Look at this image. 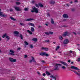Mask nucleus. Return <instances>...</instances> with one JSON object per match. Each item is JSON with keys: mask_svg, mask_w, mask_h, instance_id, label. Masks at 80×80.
Wrapping results in <instances>:
<instances>
[{"mask_svg": "<svg viewBox=\"0 0 80 80\" xmlns=\"http://www.w3.org/2000/svg\"><path fill=\"white\" fill-rule=\"evenodd\" d=\"M32 8L35 13H38V9L36 8L35 7L33 6Z\"/></svg>", "mask_w": 80, "mask_h": 80, "instance_id": "nucleus-1", "label": "nucleus"}, {"mask_svg": "<svg viewBox=\"0 0 80 80\" xmlns=\"http://www.w3.org/2000/svg\"><path fill=\"white\" fill-rule=\"evenodd\" d=\"M0 16H1V17H7V14H3V12L1 11H0Z\"/></svg>", "mask_w": 80, "mask_h": 80, "instance_id": "nucleus-2", "label": "nucleus"}, {"mask_svg": "<svg viewBox=\"0 0 80 80\" xmlns=\"http://www.w3.org/2000/svg\"><path fill=\"white\" fill-rule=\"evenodd\" d=\"M10 52L9 53V55H15V54H14V53H15V52L12 50H10L9 51Z\"/></svg>", "mask_w": 80, "mask_h": 80, "instance_id": "nucleus-3", "label": "nucleus"}, {"mask_svg": "<svg viewBox=\"0 0 80 80\" xmlns=\"http://www.w3.org/2000/svg\"><path fill=\"white\" fill-rule=\"evenodd\" d=\"M71 68L72 69H74V70H78V72H80V70H79V69L77 67H75L74 66H72L71 67Z\"/></svg>", "mask_w": 80, "mask_h": 80, "instance_id": "nucleus-4", "label": "nucleus"}, {"mask_svg": "<svg viewBox=\"0 0 80 80\" xmlns=\"http://www.w3.org/2000/svg\"><path fill=\"white\" fill-rule=\"evenodd\" d=\"M9 60L11 62H16V59H13L12 58H9Z\"/></svg>", "mask_w": 80, "mask_h": 80, "instance_id": "nucleus-5", "label": "nucleus"}, {"mask_svg": "<svg viewBox=\"0 0 80 80\" xmlns=\"http://www.w3.org/2000/svg\"><path fill=\"white\" fill-rule=\"evenodd\" d=\"M69 42V41L68 39H65L63 42V43L64 45H67V44Z\"/></svg>", "mask_w": 80, "mask_h": 80, "instance_id": "nucleus-6", "label": "nucleus"}, {"mask_svg": "<svg viewBox=\"0 0 80 80\" xmlns=\"http://www.w3.org/2000/svg\"><path fill=\"white\" fill-rule=\"evenodd\" d=\"M69 35V32H66L64 33L63 34L62 36L63 37H66V36H68Z\"/></svg>", "mask_w": 80, "mask_h": 80, "instance_id": "nucleus-7", "label": "nucleus"}, {"mask_svg": "<svg viewBox=\"0 0 80 80\" xmlns=\"http://www.w3.org/2000/svg\"><path fill=\"white\" fill-rule=\"evenodd\" d=\"M60 63H61L62 64V65H65L66 67H68V65L65 62L61 61L60 62Z\"/></svg>", "mask_w": 80, "mask_h": 80, "instance_id": "nucleus-8", "label": "nucleus"}, {"mask_svg": "<svg viewBox=\"0 0 80 80\" xmlns=\"http://www.w3.org/2000/svg\"><path fill=\"white\" fill-rule=\"evenodd\" d=\"M58 65H59V66H61L62 65L59 64H56L55 66V70H58Z\"/></svg>", "mask_w": 80, "mask_h": 80, "instance_id": "nucleus-9", "label": "nucleus"}, {"mask_svg": "<svg viewBox=\"0 0 80 80\" xmlns=\"http://www.w3.org/2000/svg\"><path fill=\"white\" fill-rule=\"evenodd\" d=\"M63 18H68V15L67 14H64L63 15Z\"/></svg>", "mask_w": 80, "mask_h": 80, "instance_id": "nucleus-10", "label": "nucleus"}, {"mask_svg": "<svg viewBox=\"0 0 80 80\" xmlns=\"http://www.w3.org/2000/svg\"><path fill=\"white\" fill-rule=\"evenodd\" d=\"M32 59L30 60L29 61V62L30 63H31V62H35V60L34 58H33V57H32Z\"/></svg>", "mask_w": 80, "mask_h": 80, "instance_id": "nucleus-11", "label": "nucleus"}, {"mask_svg": "<svg viewBox=\"0 0 80 80\" xmlns=\"http://www.w3.org/2000/svg\"><path fill=\"white\" fill-rule=\"evenodd\" d=\"M14 8L15 10H16L17 11H20V10H21V9H20V8L19 7H15Z\"/></svg>", "mask_w": 80, "mask_h": 80, "instance_id": "nucleus-12", "label": "nucleus"}, {"mask_svg": "<svg viewBox=\"0 0 80 80\" xmlns=\"http://www.w3.org/2000/svg\"><path fill=\"white\" fill-rule=\"evenodd\" d=\"M41 48L42 50H45L46 52L48 51V48L43 47H42Z\"/></svg>", "mask_w": 80, "mask_h": 80, "instance_id": "nucleus-13", "label": "nucleus"}, {"mask_svg": "<svg viewBox=\"0 0 80 80\" xmlns=\"http://www.w3.org/2000/svg\"><path fill=\"white\" fill-rule=\"evenodd\" d=\"M29 25H31V26H32V27H35V24L33 23H30L28 24Z\"/></svg>", "mask_w": 80, "mask_h": 80, "instance_id": "nucleus-14", "label": "nucleus"}, {"mask_svg": "<svg viewBox=\"0 0 80 80\" xmlns=\"http://www.w3.org/2000/svg\"><path fill=\"white\" fill-rule=\"evenodd\" d=\"M32 20H33V18H29L25 20V21H32Z\"/></svg>", "mask_w": 80, "mask_h": 80, "instance_id": "nucleus-15", "label": "nucleus"}, {"mask_svg": "<svg viewBox=\"0 0 80 80\" xmlns=\"http://www.w3.org/2000/svg\"><path fill=\"white\" fill-rule=\"evenodd\" d=\"M10 19H11V20H13V21L17 22V20L15 19L14 18L12 17H10Z\"/></svg>", "mask_w": 80, "mask_h": 80, "instance_id": "nucleus-16", "label": "nucleus"}, {"mask_svg": "<svg viewBox=\"0 0 80 80\" xmlns=\"http://www.w3.org/2000/svg\"><path fill=\"white\" fill-rule=\"evenodd\" d=\"M49 3L50 4H54L55 2L54 1L51 0L50 1Z\"/></svg>", "mask_w": 80, "mask_h": 80, "instance_id": "nucleus-17", "label": "nucleus"}, {"mask_svg": "<svg viewBox=\"0 0 80 80\" xmlns=\"http://www.w3.org/2000/svg\"><path fill=\"white\" fill-rule=\"evenodd\" d=\"M59 38V40H63V37L62 36H59L58 37Z\"/></svg>", "mask_w": 80, "mask_h": 80, "instance_id": "nucleus-18", "label": "nucleus"}, {"mask_svg": "<svg viewBox=\"0 0 80 80\" xmlns=\"http://www.w3.org/2000/svg\"><path fill=\"white\" fill-rule=\"evenodd\" d=\"M72 72H74L75 74H76V75H78V76H80V74L78 73V72L76 71H73Z\"/></svg>", "mask_w": 80, "mask_h": 80, "instance_id": "nucleus-19", "label": "nucleus"}, {"mask_svg": "<svg viewBox=\"0 0 80 80\" xmlns=\"http://www.w3.org/2000/svg\"><path fill=\"white\" fill-rule=\"evenodd\" d=\"M31 30L32 32H35V29H34V28L33 27H31Z\"/></svg>", "mask_w": 80, "mask_h": 80, "instance_id": "nucleus-20", "label": "nucleus"}, {"mask_svg": "<svg viewBox=\"0 0 80 80\" xmlns=\"http://www.w3.org/2000/svg\"><path fill=\"white\" fill-rule=\"evenodd\" d=\"M6 38L7 39V40L8 41V40H10V37H9V36L7 35L6 36Z\"/></svg>", "mask_w": 80, "mask_h": 80, "instance_id": "nucleus-21", "label": "nucleus"}, {"mask_svg": "<svg viewBox=\"0 0 80 80\" xmlns=\"http://www.w3.org/2000/svg\"><path fill=\"white\" fill-rule=\"evenodd\" d=\"M32 40L34 42H37L38 39L37 38H34L32 39Z\"/></svg>", "mask_w": 80, "mask_h": 80, "instance_id": "nucleus-22", "label": "nucleus"}, {"mask_svg": "<svg viewBox=\"0 0 80 80\" xmlns=\"http://www.w3.org/2000/svg\"><path fill=\"white\" fill-rule=\"evenodd\" d=\"M45 54V52H41L40 53V55H44Z\"/></svg>", "mask_w": 80, "mask_h": 80, "instance_id": "nucleus-23", "label": "nucleus"}, {"mask_svg": "<svg viewBox=\"0 0 80 80\" xmlns=\"http://www.w3.org/2000/svg\"><path fill=\"white\" fill-rule=\"evenodd\" d=\"M50 77L51 78H54L55 79V80H56V78H55V77L53 76H50Z\"/></svg>", "mask_w": 80, "mask_h": 80, "instance_id": "nucleus-24", "label": "nucleus"}, {"mask_svg": "<svg viewBox=\"0 0 80 80\" xmlns=\"http://www.w3.org/2000/svg\"><path fill=\"white\" fill-rule=\"evenodd\" d=\"M14 34L15 35H18V32L17 31H15L14 32Z\"/></svg>", "mask_w": 80, "mask_h": 80, "instance_id": "nucleus-25", "label": "nucleus"}, {"mask_svg": "<svg viewBox=\"0 0 80 80\" xmlns=\"http://www.w3.org/2000/svg\"><path fill=\"white\" fill-rule=\"evenodd\" d=\"M28 32V33H29V34H30V35H32V32H31V31H29V30H28L27 31Z\"/></svg>", "mask_w": 80, "mask_h": 80, "instance_id": "nucleus-26", "label": "nucleus"}, {"mask_svg": "<svg viewBox=\"0 0 80 80\" xmlns=\"http://www.w3.org/2000/svg\"><path fill=\"white\" fill-rule=\"evenodd\" d=\"M7 33H5L2 36V38H4V37H6V36H7Z\"/></svg>", "mask_w": 80, "mask_h": 80, "instance_id": "nucleus-27", "label": "nucleus"}, {"mask_svg": "<svg viewBox=\"0 0 80 80\" xmlns=\"http://www.w3.org/2000/svg\"><path fill=\"white\" fill-rule=\"evenodd\" d=\"M24 43L26 45H28V43L26 41H25Z\"/></svg>", "mask_w": 80, "mask_h": 80, "instance_id": "nucleus-28", "label": "nucleus"}, {"mask_svg": "<svg viewBox=\"0 0 80 80\" xmlns=\"http://www.w3.org/2000/svg\"><path fill=\"white\" fill-rule=\"evenodd\" d=\"M27 57H28V56H27V55H24L23 58H27Z\"/></svg>", "mask_w": 80, "mask_h": 80, "instance_id": "nucleus-29", "label": "nucleus"}, {"mask_svg": "<svg viewBox=\"0 0 80 80\" xmlns=\"http://www.w3.org/2000/svg\"><path fill=\"white\" fill-rule=\"evenodd\" d=\"M46 73L47 75H50V73L47 71L46 72Z\"/></svg>", "mask_w": 80, "mask_h": 80, "instance_id": "nucleus-30", "label": "nucleus"}, {"mask_svg": "<svg viewBox=\"0 0 80 80\" xmlns=\"http://www.w3.org/2000/svg\"><path fill=\"white\" fill-rule=\"evenodd\" d=\"M51 23H52V24H54V21H53V19H51Z\"/></svg>", "mask_w": 80, "mask_h": 80, "instance_id": "nucleus-31", "label": "nucleus"}, {"mask_svg": "<svg viewBox=\"0 0 80 80\" xmlns=\"http://www.w3.org/2000/svg\"><path fill=\"white\" fill-rule=\"evenodd\" d=\"M16 5H20V4H21L20 2H16Z\"/></svg>", "mask_w": 80, "mask_h": 80, "instance_id": "nucleus-32", "label": "nucleus"}, {"mask_svg": "<svg viewBox=\"0 0 80 80\" xmlns=\"http://www.w3.org/2000/svg\"><path fill=\"white\" fill-rule=\"evenodd\" d=\"M39 5L40 7H43V4H39Z\"/></svg>", "mask_w": 80, "mask_h": 80, "instance_id": "nucleus-33", "label": "nucleus"}, {"mask_svg": "<svg viewBox=\"0 0 80 80\" xmlns=\"http://www.w3.org/2000/svg\"><path fill=\"white\" fill-rule=\"evenodd\" d=\"M53 32H49V34H50L51 35H52V34H53Z\"/></svg>", "mask_w": 80, "mask_h": 80, "instance_id": "nucleus-34", "label": "nucleus"}, {"mask_svg": "<svg viewBox=\"0 0 80 80\" xmlns=\"http://www.w3.org/2000/svg\"><path fill=\"white\" fill-rule=\"evenodd\" d=\"M24 10L25 11H28V8H24Z\"/></svg>", "mask_w": 80, "mask_h": 80, "instance_id": "nucleus-35", "label": "nucleus"}, {"mask_svg": "<svg viewBox=\"0 0 80 80\" xmlns=\"http://www.w3.org/2000/svg\"><path fill=\"white\" fill-rule=\"evenodd\" d=\"M62 69H65L66 68V67H65L64 66H62Z\"/></svg>", "mask_w": 80, "mask_h": 80, "instance_id": "nucleus-36", "label": "nucleus"}, {"mask_svg": "<svg viewBox=\"0 0 80 80\" xmlns=\"http://www.w3.org/2000/svg\"><path fill=\"white\" fill-rule=\"evenodd\" d=\"M60 48V47L59 46H57L56 47V50H58Z\"/></svg>", "mask_w": 80, "mask_h": 80, "instance_id": "nucleus-37", "label": "nucleus"}, {"mask_svg": "<svg viewBox=\"0 0 80 80\" xmlns=\"http://www.w3.org/2000/svg\"><path fill=\"white\" fill-rule=\"evenodd\" d=\"M20 25H21L22 26H24V25H25V24H24L22 23H20Z\"/></svg>", "mask_w": 80, "mask_h": 80, "instance_id": "nucleus-38", "label": "nucleus"}, {"mask_svg": "<svg viewBox=\"0 0 80 80\" xmlns=\"http://www.w3.org/2000/svg\"><path fill=\"white\" fill-rule=\"evenodd\" d=\"M44 55H45V56H46V57H48V54H47L46 53V52H45V54Z\"/></svg>", "mask_w": 80, "mask_h": 80, "instance_id": "nucleus-39", "label": "nucleus"}, {"mask_svg": "<svg viewBox=\"0 0 80 80\" xmlns=\"http://www.w3.org/2000/svg\"><path fill=\"white\" fill-rule=\"evenodd\" d=\"M35 5L36 6V7H38V8L39 7V6L37 4H35Z\"/></svg>", "mask_w": 80, "mask_h": 80, "instance_id": "nucleus-40", "label": "nucleus"}, {"mask_svg": "<svg viewBox=\"0 0 80 80\" xmlns=\"http://www.w3.org/2000/svg\"><path fill=\"white\" fill-rule=\"evenodd\" d=\"M20 37L21 38V39H23V36L22 34H20Z\"/></svg>", "mask_w": 80, "mask_h": 80, "instance_id": "nucleus-41", "label": "nucleus"}, {"mask_svg": "<svg viewBox=\"0 0 80 80\" xmlns=\"http://www.w3.org/2000/svg\"><path fill=\"white\" fill-rule=\"evenodd\" d=\"M45 34L46 35H49V32H45Z\"/></svg>", "mask_w": 80, "mask_h": 80, "instance_id": "nucleus-42", "label": "nucleus"}, {"mask_svg": "<svg viewBox=\"0 0 80 80\" xmlns=\"http://www.w3.org/2000/svg\"><path fill=\"white\" fill-rule=\"evenodd\" d=\"M45 42H50V41H49V40H46V41H45Z\"/></svg>", "mask_w": 80, "mask_h": 80, "instance_id": "nucleus-43", "label": "nucleus"}, {"mask_svg": "<svg viewBox=\"0 0 80 80\" xmlns=\"http://www.w3.org/2000/svg\"><path fill=\"white\" fill-rule=\"evenodd\" d=\"M10 12H13V9H12V8L10 9Z\"/></svg>", "mask_w": 80, "mask_h": 80, "instance_id": "nucleus-44", "label": "nucleus"}, {"mask_svg": "<svg viewBox=\"0 0 80 80\" xmlns=\"http://www.w3.org/2000/svg\"><path fill=\"white\" fill-rule=\"evenodd\" d=\"M69 52H70L71 53H73V52H74V51H70Z\"/></svg>", "mask_w": 80, "mask_h": 80, "instance_id": "nucleus-45", "label": "nucleus"}, {"mask_svg": "<svg viewBox=\"0 0 80 80\" xmlns=\"http://www.w3.org/2000/svg\"><path fill=\"white\" fill-rule=\"evenodd\" d=\"M30 46L31 48H33V46L32 45H30Z\"/></svg>", "mask_w": 80, "mask_h": 80, "instance_id": "nucleus-46", "label": "nucleus"}, {"mask_svg": "<svg viewBox=\"0 0 80 80\" xmlns=\"http://www.w3.org/2000/svg\"><path fill=\"white\" fill-rule=\"evenodd\" d=\"M21 49V48H17L18 50H20Z\"/></svg>", "mask_w": 80, "mask_h": 80, "instance_id": "nucleus-47", "label": "nucleus"}, {"mask_svg": "<svg viewBox=\"0 0 80 80\" xmlns=\"http://www.w3.org/2000/svg\"><path fill=\"white\" fill-rule=\"evenodd\" d=\"M47 15L48 17H50V14L49 13H47Z\"/></svg>", "mask_w": 80, "mask_h": 80, "instance_id": "nucleus-48", "label": "nucleus"}, {"mask_svg": "<svg viewBox=\"0 0 80 80\" xmlns=\"http://www.w3.org/2000/svg\"><path fill=\"white\" fill-rule=\"evenodd\" d=\"M42 75L44 77H45V76L46 75V74H45V73H43L42 74Z\"/></svg>", "mask_w": 80, "mask_h": 80, "instance_id": "nucleus-49", "label": "nucleus"}, {"mask_svg": "<svg viewBox=\"0 0 80 80\" xmlns=\"http://www.w3.org/2000/svg\"><path fill=\"white\" fill-rule=\"evenodd\" d=\"M78 62H80V58H78Z\"/></svg>", "mask_w": 80, "mask_h": 80, "instance_id": "nucleus-50", "label": "nucleus"}, {"mask_svg": "<svg viewBox=\"0 0 80 80\" xmlns=\"http://www.w3.org/2000/svg\"><path fill=\"white\" fill-rule=\"evenodd\" d=\"M37 73L39 75H40V73L39 72H37Z\"/></svg>", "mask_w": 80, "mask_h": 80, "instance_id": "nucleus-51", "label": "nucleus"}, {"mask_svg": "<svg viewBox=\"0 0 80 80\" xmlns=\"http://www.w3.org/2000/svg\"><path fill=\"white\" fill-rule=\"evenodd\" d=\"M72 12H74L75 11V9H72Z\"/></svg>", "mask_w": 80, "mask_h": 80, "instance_id": "nucleus-52", "label": "nucleus"}, {"mask_svg": "<svg viewBox=\"0 0 80 80\" xmlns=\"http://www.w3.org/2000/svg\"><path fill=\"white\" fill-rule=\"evenodd\" d=\"M73 53L74 55H76V52H75L74 51Z\"/></svg>", "mask_w": 80, "mask_h": 80, "instance_id": "nucleus-53", "label": "nucleus"}, {"mask_svg": "<svg viewBox=\"0 0 80 80\" xmlns=\"http://www.w3.org/2000/svg\"><path fill=\"white\" fill-rule=\"evenodd\" d=\"M32 3H35V1H33L32 2Z\"/></svg>", "mask_w": 80, "mask_h": 80, "instance_id": "nucleus-54", "label": "nucleus"}, {"mask_svg": "<svg viewBox=\"0 0 80 80\" xmlns=\"http://www.w3.org/2000/svg\"><path fill=\"white\" fill-rule=\"evenodd\" d=\"M73 33L74 34V35H77V34L75 32H73Z\"/></svg>", "mask_w": 80, "mask_h": 80, "instance_id": "nucleus-55", "label": "nucleus"}, {"mask_svg": "<svg viewBox=\"0 0 80 80\" xmlns=\"http://www.w3.org/2000/svg\"><path fill=\"white\" fill-rule=\"evenodd\" d=\"M42 63H45V61H42Z\"/></svg>", "mask_w": 80, "mask_h": 80, "instance_id": "nucleus-56", "label": "nucleus"}, {"mask_svg": "<svg viewBox=\"0 0 80 80\" xmlns=\"http://www.w3.org/2000/svg\"><path fill=\"white\" fill-rule=\"evenodd\" d=\"M68 62L69 63H70V60H69L68 61Z\"/></svg>", "mask_w": 80, "mask_h": 80, "instance_id": "nucleus-57", "label": "nucleus"}, {"mask_svg": "<svg viewBox=\"0 0 80 80\" xmlns=\"http://www.w3.org/2000/svg\"><path fill=\"white\" fill-rule=\"evenodd\" d=\"M78 2V1H77V0H75V2Z\"/></svg>", "mask_w": 80, "mask_h": 80, "instance_id": "nucleus-58", "label": "nucleus"}, {"mask_svg": "<svg viewBox=\"0 0 80 80\" xmlns=\"http://www.w3.org/2000/svg\"><path fill=\"white\" fill-rule=\"evenodd\" d=\"M31 12H32L33 13V12H34V10H32V11H31Z\"/></svg>", "mask_w": 80, "mask_h": 80, "instance_id": "nucleus-59", "label": "nucleus"}, {"mask_svg": "<svg viewBox=\"0 0 80 80\" xmlns=\"http://www.w3.org/2000/svg\"><path fill=\"white\" fill-rule=\"evenodd\" d=\"M71 64H73V62H71Z\"/></svg>", "mask_w": 80, "mask_h": 80, "instance_id": "nucleus-60", "label": "nucleus"}, {"mask_svg": "<svg viewBox=\"0 0 80 80\" xmlns=\"http://www.w3.org/2000/svg\"><path fill=\"white\" fill-rule=\"evenodd\" d=\"M45 25L46 26H48V24H45Z\"/></svg>", "mask_w": 80, "mask_h": 80, "instance_id": "nucleus-61", "label": "nucleus"}, {"mask_svg": "<svg viewBox=\"0 0 80 80\" xmlns=\"http://www.w3.org/2000/svg\"><path fill=\"white\" fill-rule=\"evenodd\" d=\"M1 40H2V38L0 37V41H1Z\"/></svg>", "mask_w": 80, "mask_h": 80, "instance_id": "nucleus-62", "label": "nucleus"}, {"mask_svg": "<svg viewBox=\"0 0 80 80\" xmlns=\"http://www.w3.org/2000/svg\"><path fill=\"white\" fill-rule=\"evenodd\" d=\"M70 3H72V2H70Z\"/></svg>", "mask_w": 80, "mask_h": 80, "instance_id": "nucleus-63", "label": "nucleus"}, {"mask_svg": "<svg viewBox=\"0 0 80 80\" xmlns=\"http://www.w3.org/2000/svg\"><path fill=\"white\" fill-rule=\"evenodd\" d=\"M66 27V26H63V27Z\"/></svg>", "mask_w": 80, "mask_h": 80, "instance_id": "nucleus-64", "label": "nucleus"}]
</instances>
